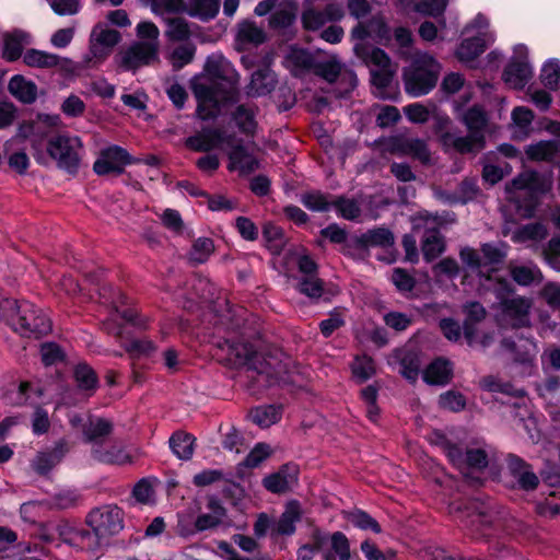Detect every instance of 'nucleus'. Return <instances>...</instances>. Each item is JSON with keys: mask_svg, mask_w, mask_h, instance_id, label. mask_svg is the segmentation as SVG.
<instances>
[{"mask_svg": "<svg viewBox=\"0 0 560 560\" xmlns=\"http://www.w3.org/2000/svg\"><path fill=\"white\" fill-rule=\"evenodd\" d=\"M121 40V34L112 28L107 22L96 23L90 34L89 52L85 56L88 65H98L106 60L115 46Z\"/></svg>", "mask_w": 560, "mask_h": 560, "instance_id": "11", "label": "nucleus"}, {"mask_svg": "<svg viewBox=\"0 0 560 560\" xmlns=\"http://www.w3.org/2000/svg\"><path fill=\"white\" fill-rule=\"evenodd\" d=\"M404 113L408 120L413 124L427 122L434 116L441 131L447 130L448 125H451V120L446 115L436 114V106L433 103H430L429 105L413 103L405 106Z\"/></svg>", "mask_w": 560, "mask_h": 560, "instance_id": "22", "label": "nucleus"}, {"mask_svg": "<svg viewBox=\"0 0 560 560\" xmlns=\"http://www.w3.org/2000/svg\"><path fill=\"white\" fill-rule=\"evenodd\" d=\"M488 466V455L481 448H468L465 451L464 472L469 469L482 470Z\"/></svg>", "mask_w": 560, "mask_h": 560, "instance_id": "59", "label": "nucleus"}, {"mask_svg": "<svg viewBox=\"0 0 560 560\" xmlns=\"http://www.w3.org/2000/svg\"><path fill=\"white\" fill-rule=\"evenodd\" d=\"M230 144L228 155L229 170L238 171L241 174H250L259 168V161L254 155V142H226Z\"/></svg>", "mask_w": 560, "mask_h": 560, "instance_id": "17", "label": "nucleus"}, {"mask_svg": "<svg viewBox=\"0 0 560 560\" xmlns=\"http://www.w3.org/2000/svg\"><path fill=\"white\" fill-rule=\"evenodd\" d=\"M455 109L470 132L478 133L486 127L487 116L480 106L475 105L462 113V105L455 103Z\"/></svg>", "mask_w": 560, "mask_h": 560, "instance_id": "42", "label": "nucleus"}, {"mask_svg": "<svg viewBox=\"0 0 560 560\" xmlns=\"http://www.w3.org/2000/svg\"><path fill=\"white\" fill-rule=\"evenodd\" d=\"M439 405L443 409L460 411L466 406L465 396L456 390H447L440 395Z\"/></svg>", "mask_w": 560, "mask_h": 560, "instance_id": "64", "label": "nucleus"}, {"mask_svg": "<svg viewBox=\"0 0 560 560\" xmlns=\"http://www.w3.org/2000/svg\"><path fill=\"white\" fill-rule=\"evenodd\" d=\"M539 81L549 91H557L560 88V59H546L539 70Z\"/></svg>", "mask_w": 560, "mask_h": 560, "instance_id": "40", "label": "nucleus"}, {"mask_svg": "<svg viewBox=\"0 0 560 560\" xmlns=\"http://www.w3.org/2000/svg\"><path fill=\"white\" fill-rule=\"evenodd\" d=\"M219 348L224 360L233 366H246L247 377L254 387L266 389L280 383H296V366L290 357L279 349L266 353L257 352L253 345L244 341L224 340Z\"/></svg>", "mask_w": 560, "mask_h": 560, "instance_id": "1", "label": "nucleus"}, {"mask_svg": "<svg viewBox=\"0 0 560 560\" xmlns=\"http://www.w3.org/2000/svg\"><path fill=\"white\" fill-rule=\"evenodd\" d=\"M548 234V228L544 223L536 221L523 224L515 229L512 233L511 240L517 244H525L527 242L539 243L544 241Z\"/></svg>", "mask_w": 560, "mask_h": 560, "instance_id": "33", "label": "nucleus"}, {"mask_svg": "<svg viewBox=\"0 0 560 560\" xmlns=\"http://www.w3.org/2000/svg\"><path fill=\"white\" fill-rule=\"evenodd\" d=\"M220 0H187L186 13L207 22L214 19L220 10Z\"/></svg>", "mask_w": 560, "mask_h": 560, "instance_id": "38", "label": "nucleus"}, {"mask_svg": "<svg viewBox=\"0 0 560 560\" xmlns=\"http://www.w3.org/2000/svg\"><path fill=\"white\" fill-rule=\"evenodd\" d=\"M541 256L551 268L560 271V234L553 235L542 246Z\"/></svg>", "mask_w": 560, "mask_h": 560, "instance_id": "54", "label": "nucleus"}, {"mask_svg": "<svg viewBox=\"0 0 560 560\" xmlns=\"http://www.w3.org/2000/svg\"><path fill=\"white\" fill-rule=\"evenodd\" d=\"M450 0H420L413 5V10L422 15L438 18L441 16Z\"/></svg>", "mask_w": 560, "mask_h": 560, "instance_id": "57", "label": "nucleus"}, {"mask_svg": "<svg viewBox=\"0 0 560 560\" xmlns=\"http://www.w3.org/2000/svg\"><path fill=\"white\" fill-rule=\"evenodd\" d=\"M31 44L32 36L30 33L22 30L13 31L4 37L3 57L8 61L23 59V49Z\"/></svg>", "mask_w": 560, "mask_h": 560, "instance_id": "27", "label": "nucleus"}, {"mask_svg": "<svg viewBox=\"0 0 560 560\" xmlns=\"http://www.w3.org/2000/svg\"><path fill=\"white\" fill-rule=\"evenodd\" d=\"M467 511V517L470 520L471 526H490L491 520L488 510L479 506L477 501H470L468 504L462 502H453L448 506L451 514H462Z\"/></svg>", "mask_w": 560, "mask_h": 560, "instance_id": "30", "label": "nucleus"}, {"mask_svg": "<svg viewBox=\"0 0 560 560\" xmlns=\"http://www.w3.org/2000/svg\"><path fill=\"white\" fill-rule=\"evenodd\" d=\"M213 250V241L208 237H200L192 243L189 258L196 264H202L208 260Z\"/></svg>", "mask_w": 560, "mask_h": 560, "instance_id": "51", "label": "nucleus"}, {"mask_svg": "<svg viewBox=\"0 0 560 560\" xmlns=\"http://www.w3.org/2000/svg\"><path fill=\"white\" fill-rule=\"evenodd\" d=\"M509 249L510 246L502 241L482 243L479 250L469 246L462 247L459 258L466 269L490 281L491 273L498 271L506 260Z\"/></svg>", "mask_w": 560, "mask_h": 560, "instance_id": "5", "label": "nucleus"}, {"mask_svg": "<svg viewBox=\"0 0 560 560\" xmlns=\"http://www.w3.org/2000/svg\"><path fill=\"white\" fill-rule=\"evenodd\" d=\"M313 73L335 85L338 97H347L357 86V74L345 66L336 55L317 56Z\"/></svg>", "mask_w": 560, "mask_h": 560, "instance_id": "8", "label": "nucleus"}, {"mask_svg": "<svg viewBox=\"0 0 560 560\" xmlns=\"http://www.w3.org/2000/svg\"><path fill=\"white\" fill-rule=\"evenodd\" d=\"M466 36L456 50L458 60L467 66L474 61L485 49L495 40L494 33L490 30L489 20L478 13L463 30Z\"/></svg>", "mask_w": 560, "mask_h": 560, "instance_id": "7", "label": "nucleus"}, {"mask_svg": "<svg viewBox=\"0 0 560 560\" xmlns=\"http://www.w3.org/2000/svg\"><path fill=\"white\" fill-rule=\"evenodd\" d=\"M86 524L95 533V542L89 544V549L94 550L107 545L124 528V513L116 505L94 509L86 516Z\"/></svg>", "mask_w": 560, "mask_h": 560, "instance_id": "9", "label": "nucleus"}, {"mask_svg": "<svg viewBox=\"0 0 560 560\" xmlns=\"http://www.w3.org/2000/svg\"><path fill=\"white\" fill-rule=\"evenodd\" d=\"M508 269L512 280L522 287H530L535 283L539 284L544 279L542 272L534 264L529 266H518L511 261Z\"/></svg>", "mask_w": 560, "mask_h": 560, "instance_id": "35", "label": "nucleus"}, {"mask_svg": "<svg viewBox=\"0 0 560 560\" xmlns=\"http://www.w3.org/2000/svg\"><path fill=\"white\" fill-rule=\"evenodd\" d=\"M165 34L171 40L182 42L189 38L190 30L186 20L176 18L168 21Z\"/></svg>", "mask_w": 560, "mask_h": 560, "instance_id": "62", "label": "nucleus"}, {"mask_svg": "<svg viewBox=\"0 0 560 560\" xmlns=\"http://www.w3.org/2000/svg\"><path fill=\"white\" fill-rule=\"evenodd\" d=\"M400 373L411 383H415L421 369V360L417 353L407 352L400 360Z\"/></svg>", "mask_w": 560, "mask_h": 560, "instance_id": "52", "label": "nucleus"}, {"mask_svg": "<svg viewBox=\"0 0 560 560\" xmlns=\"http://www.w3.org/2000/svg\"><path fill=\"white\" fill-rule=\"evenodd\" d=\"M298 13V3L294 0H279L269 18V26L280 30L291 26Z\"/></svg>", "mask_w": 560, "mask_h": 560, "instance_id": "29", "label": "nucleus"}, {"mask_svg": "<svg viewBox=\"0 0 560 560\" xmlns=\"http://www.w3.org/2000/svg\"><path fill=\"white\" fill-rule=\"evenodd\" d=\"M238 84V72L221 52L208 56L202 72L190 80L198 102V115L202 119L218 115L223 105L235 100Z\"/></svg>", "mask_w": 560, "mask_h": 560, "instance_id": "2", "label": "nucleus"}, {"mask_svg": "<svg viewBox=\"0 0 560 560\" xmlns=\"http://www.w3.org/2000/svg\"><path fill=\"white\" fill-rule=\"evenodd\" d=\"M5 304L8 305L3 306L4 314L13 329L22 337L38 339L51 331V320L33 303L7 299Z\"/></svg>", "mask_w": 560, "mask_h": 560, "instance_id": "4", "label": "nucleus"}, {"mask_svg": "<svg viewBox=\"0 0 560 560\" xmlns=\"http://www.w3.org/2000/svg\"><path fill=\"white\" fill-rule=\"evenodd\" d=\"M395 237L387 228H375L357 236L354 244L359 249H368L369 247H389L394 244Z\"/></svg>", "mask_w": 560, "mask_h": 560, "instance_id": "26", "label": "nucleus"}, {"mask_svg": "<svg viewBox=\"0 0 560 560\" xmlns=\"http://www.w3.org/2000/svg\"><path fill=\"white\" fill-rule=\"evenodd\" d=\"M439 26L440 27L429 21L423 22L419 27L420 37L427 42H433L438 38L441 40L448 39L444 34V30L446 28V22L444 19L439 21Z\"/></svg>", "mask_w": 560, "mask_h": 560, "instance_id": "60", "label": "nucleus"}, {"mask_svg": "<svg viewBox=\"0 0 560 560\" xmlns=\"http://www.w3.org/2000/svg\"><path fill=\"white\" fill-rule=\"evenodd\" d=\"M60 125L58 115H38L30 126V131L23 129L24 137H50Z\"/></svg>", "mask_w": 560, "mask_h": 560, "instance_id": "39", "label": "nucleus"}, {"mask_svg": "<svg viewBox=\"0 0 560 560\" xmlns=\"http://www.w3.org/2000/svg\"><path fill=\"white\" fill-rule=\"evenodd\" d=\"M551 91L546 88L538 86H528L526 90V95L528 100L541 112H546L550 108L552 104V95Z\"/></svg>", "mask_w": 560, "mask_h": 560, "instance_id": "55", "label": "nucleus"}, {"mask_svg": "<svg viewBox=\"0 0 560 560\" xmlns=\"http://www.w3.org/2000/svg\"><path fill=\"white\" fill-rule=\"evenodd\" d=\"M317 56L299 47H290L284 56L283 65L294 77H304L313 72Z\"/></svg>", "mask_w": 560, "mask_h": 560, "instance_id": "21", "label": "nucleus"}, {"mask_svg": "<svg viewBox=\"0 0 560 560\" xmlns=\"http://www.w3.org/2000/svg\"><path fill=\"white\" fill-rule=\"evenodd\" d=\"M265 27L253 20H243L235 27V48L238 51L257 47L267 40Z\"/></svg>", "mask_w": 560, "mask_h": 560, "instance_id": "18", "label": "nucleus"}, {"mask_svg": "<svg viewBox=\"0 0 560 560\" xmlns=\"http://www.w3.org/2000/svg\"><path fill=\"white\" fill-rule=\"evenodd\" d=\"M195 438L183 431L175 432L170 439V447L173 453L184 460L191 458L194 454Z\"/></svg>", "mask_w": 560, "mask_h": 560, "instance_id": "43", "label": "nucleus"}, {"mask_svg": "<svg viewBox=\"0 0 560 560\" xmlns=\"http://www.w3.org/2000/svg\"><path fill=\"white\" fill-rule=\"evenodd\" d=\"M277 79L273 71L265 67L256 70L250 78V82L246 88L249 96H264L269 94L276 86Z\"/></svg>", "mask_w": 560, "mask_h": 560, "instance_id": "28", "label": "nucleus"}, {"mask_svg": "<svg viewBox=\"0 0 560 560\" xmlns=\"http://www.w3.org/2000/svg\"><path fill=\"white\" fill-rule=\"evenodd\" d=\"M23 63L37 69H65L70 63V60L51 52L32 48L24 51Z\"/></svg>", "mask_w": 560, "mask_h": 560, "instance_id": "24", "label": "nucleus"}, {"mask_svg": "<svg viewBox=\"0 0 560 560\" xmlns=\"http://www.w3.org/2000/svg\"><path fill=\"white\" fill-rule=\"evenodd\" d=\"M92 454L95 459L106 464L122 465L125 463L130 462V456L125 454L121 450H118L117 447H112L110 450L107 451L94 448Z\"/></svg>", "mask_w": 560, "mask_h": 560, "instance_id": "63", "label": "nucleus"}, {"mask_svg": "<svg viewBox=\"0 0 560 560\" xmlns=\"http://www.w3.org/2000/svg\"><path fill=\"white\" fill-rule=\"evenodd\" d=\"M279 410L275 406H261L250 410L249 418L260 428H268L279 420Z\"/></svg>", "mask_w": 560, "mask_h": 560, "instance_id": "49", "label": "nucleus"}, {"mask_svg": "<svg viewBox=\"0 0 560 560\" xmlns=\"http://www.w3.org/2000/svg\"><path fill=\"white\" fill-rule=\"evenodd\" d=\"M372 144L381 151L409 155L425 166H430L435 163L425 142H373Z\"/></svg>", "mask_w": 560, "mask_h": 560, "instance_id": "19", "label": "nucleus"}, {"mask_svg": "<svg viewBox=\"0 0 560 560\" xmlns=\"http://www.w3.org/2000/svg\"><path fill=\"white\" fill-rule=\"evenodd\" d=\"M314 5L303 1L301 22L304 30L310 32L319 31L326 23L340 21L345 15L342 7L334 2L328 3L323 10Z\"/></svg>", "mask_w": 560, "mask_h": 560, "instance_id": "16", "label": "nucleus"}, {"mask_svg": "<svg viewBox=\"0 0 560 560\" xmlns=\"http://www.w3.org/2000/svg\"><path fill=\"white\" fill-rule=\"evenodd\" d=\"M441 71L440 63L431 55L417 51L410 65L404 69L405 91L412 97H420L431 92L436 85Z\"/></svg>", "mask_w": 560, "mask_h": 560, "instance_id": "6", "label": "nucleus"}, {"mask_svg": "<svg viewBox=\"0 0 560 560\" xmlns=\"http://www.w3.org/2000/svg\"><path fill=\"white\" fill-rule=\"evenodd\" d=\"M140 162L122 147L112 144L100 150L93 164V171L98 176H119L125 173L127 165Z\"/></svg>", "mask_w": 560, "mask_h": 560, "instance_id": "13", "label": "nucleus"}, {"mask_svg": "<svg viewBox=\"0 0 560 560\" xmlns=\"http://www.w3.org/2000/svg\"><path fill=\"white\" fill-rule=\"evenodd\" d=\"M299 468L293 464L282 465L278 471L262 479L264 487L277 494L285 493L298 482Z\"/></svg>", "mask_w": 560, "mask_h": 560, "instance_id": "20", "label": "nucleus"}, {"mask_svg": "<svg viewBox=\"0 0 560 560\" xmlns=\"http://www.w3.org/2000/svg\"><path fill=\"white\" fill-rule=\"evenodd\" d=\"M534 112L526 106H516L511 112L510 128L514 136L529 137L533 131Z\"/></svg>", "mask_w": 560, "mask_h": 560, "instance_id": "34", "label": "nucleus"}, {"mask_svg": "<svg viewBox=\"0 0 560 560\" xmlns=\"http://www.w3.org/2000/svg\"><path fill=\"white\" fill-rule=\"evenodd\" d=\"M151 10L156 15L187 11V0H151Z\"/></svg>", "mask_w": 560, "mask_h": 560, "instance_id": "53", "label": "nucleus"}, {"mask_svg": "<svg viewBox=\"0 0 560 560\" xmlns=\"http://www.w3.org/2000/svg\"><path fill=\"white\" fill-rule=\"evenodd\" d=\"M454 376V368L451 360L439 357L434 359L423 371V381L429 385L445 386Z\"/></svg>", "mask_w": 560, "mask_h": 560, "instance_id": "23", "label": "nucleus"}, {"mask_svg": "<svg viewBox=\"0 0 560 560\" xmlns=\"http://www.w3.org/2000/svg\"><path fill=\"white\" fill-rule=\"evenodd\" d=\"M195 46L188 43L175 47L170 55V60L173 67L180 69L191 62L195 56Z\"/></svg>", "mask_w": 560, "mask_h": 560, "instance_id": "58", "label": "nucleus"}, {"mask_svg": "<svg viewBox=\"0 0 560 560\" xmlns=\"http://www.w3.org/2000/svg\"><path fill=\"white\" fill-rule=\"evenodd\" d=\"M526 156L535 162L560 164V142H536L526 149Z\"/></svg>", "mask_w": 560, "mask_h": 560, "instance_id": "31", "label": "nucleus"}, {"mask_svg": "<svg viewBox=\"0 0 560 560\" xmlns=\"http://www.w3.org/2000/svg\"><path fill=\"white\" fill-rule=\"evenodd\" d=\"M351 37L354 40L353 50L355 56L370 68L374 94L383 100L393 98L395 93L392 82L397 67L392 63L384 50L365 44V39L369 37L384 45L390 42V30L384 18L376 15L368 23L360 22L352 30Z\"/></svg>", "mask_w": 560, "mask_h": 560, "instance_id": "3", "label": "nucleus"}, {"mask_svg": "<svg viewBox=\"0 0 560 560\" xmlns=\"http://www.w3.org/2000/svg\"><path fill=\"white\" fill-rule=\"evenodd\" d=\"M113 431V423L104 418L90 421L83 428L84 440L89 443H101Z\"/></svg>", "mask_w": 560, "mask_h": 560, "instance_id": "45", "label": "nucleus"}, {"mask_svg": "<svg viewBox=\"0 0 560 560\" xmlns=\"http://www.w3.org/2000/svg\"><path fill=\"white\" fill-rule=\"evenodd\" d=\"M74 378L79 389L94 392L98 385L95 371L85 363L78 364L74 369Z\"/></svg>", "mask_w": 560, "mask_h": 560, "instance_id": "48", "label": "nucleus"}, {"mask_svg": "<svg viewBox=\"0 0 560 560\" xmlns=\"http://www.w3.org/2000/svg\"><path fill=\"white\" fill-rule=\"evenodd\" d=\"M36 151L45 149L47 156L55 161L58 168L70 175L79 171L81 156V142H34Z\"/></svg>", "mask_w": 560, "mask_h": 560, "instance_id": "12", "label": "nucleus"}, {"mask_svg": "<svg viewBox=\"0 0 560 560\" xmlns=\"http://www.w3.org/2000/svg\"><path fill=\"white\" fill-rule=\"evenodd\" d=\"M159 60V51L149 45L131 43L116 56L117 65L125 71H137Z\"/></svg>", "mask_w": 560, "mask_h": 560, "instance_id": "15", "label": "nucleus"}, {"mask_svg": "<svg viewBox=\"0 0 560 560\" xmlns=\"http://www.w3.org/2000/svg\"><path fill=\"white\" fill-rule=\"evenodd\" d=\"M479 192L480 189L477 185V180L474 178H465L459 183L456 192L452 196H447L446 199L452 203L459 202L465 205L474 200Z\"/></svg>", "mask_w": 560, "mask_h": 560, "instance_id": "46", "label": "nucleus"}, {"mask_svg": "<svg viewBox=\"0 0 560 560\" xmlns=\"http://www.w3.org/2000/svg\"><path fill=\"white\" fill-rule=\"evenodd\" d=\"M301 520V505L292 500L285 505V510L273 524L272 532L278 535H292L295 532V523Z\"/></svg>", "mask_w": 560, "mask_h": 560, "instance_id": "32", "label": "nucleus"}, {"mask_svg": "<svg viewBox=\"0 0 560 560\" xmlns=\"http://www.w3.org/2000/svg\"><path fill=\"white\" fill-rule=\"evenodd\" d=\"M495 159V152H489L485 156L482 177L486 182L490 183L491 185L499 183L504 176L503 168L493 164Z\"/></svg>", "mask_w": 560, "mask_h": 560, "instance_id": "61", "label": "nucleus"}, {"mask_svg": "<svg viewBox=\"0 0 560 560\" xmlns=\"http://www.w3.org/2000/svg\"><path fill=\"white\" fill-rule=\"evenodd\" d=\"M439 444L441 445L450 462L464 472L465 452L463 448L458 444L453 443L446 439L444 435L439 434Z\"/></svg>", "mask_w": 560, "mask_h": 560, "instance_id": "50", "label": "nucleus"}, {"mask_svg": "<svg viewBox=\"0 0 560 560\" xmlns=\"http://www.w3.org/2000/svg\"><path fill=\"white\" fill-rule=\"evenodd\" d=\"M136 35L138 43L154 47L155 50L160 49V30L150 21H142L136 26Z\"/></svg>", "mask_w": 560, "mask_h": 560, "instance_id": "47", "label": "nucleus"}, {"mask_svg": "<svg viewBox=\"0 0 560 560\" xmlns=\"http://www.w3.org/2000/svg\"><path fill=\"white\" fill-rule=\"evenodd\" d=\"M421 250L424 260L431 262L444 253V237L435 230L427 231L421 243Z\"/></svg>", "mask_w": 560, "mask_h": 560, "instance_id": "41", "label": "nucleus"}, {"mask_svg": "<svg viewBox=\"0 0 560 560\" xmlns=\"http://www.w3.org/2000/svg\"><path fill=\"white\" fill-rule=\"evenodd\" d=\"M67 452V443L59 441L51 450L38 453L32 466L37 474L45 476L62 460Z\"/></svg>", "mask_w": 560, "mask_h": 560, "instance_id": "25", "label": "nucleus"}, {"mask_svg": "<svg viewBox=\"0 0 560 560\" xmlns=\"http://www.w3.org/2000/svg\"><path fill=\"white\" fill-rule=\"evenodd\" d=\"M331 549L323 553L324 560H350V544L346 535L341 532H336L330 536Z\"/></svg>", "mask_w": 560, "mask_h": 560, "instance_id": "44", "label": "nucleus"}, {"mask_svg": "<svg viewBox=\"0 0 560 560\" xmlns=\"http://www.w3.org/2000/svg\"><path fill=\"white\" fill-rule=\"evenodd\" d=\"M348 520L358 528L366 530L370 529L375 534H380L382 528L378 522L373 518L370 514L362 510H355L350 512L348 515Z\"/></svg>", "mask_w": 560, "mask_h": 560, "instance_id": "56", "label": "nucleus"}, {"mask_svg": "<svg viewBox=\"0 0 560 560\" xmlns=\"http://www.w3.org/2000/svg\"><path fill=\"white\" fill-rule=\"evenodd\" d=\"M533 300L527 296L515 295L503 299L500 303V316L504 324L512 329L530 327V310Z\"/></svg>", "mask_w": 560, "mask_h": 560, "instance_id": "14", "label": "nucleus"}, {"mask_svg": "<svg viewBox=\"0 0 560 560\" xmlns=\"http://www.w3.org/2000/svg\"><path fill=\"white\" fill-rule=\"evenodd\" d=\"M8 89L15 98L25 104L33 103L37 97V86L35 83L20 74L11 78Z\"/></svg>", "mask_w": 560, "mask_h": 560, "instance_id": "36", "label": "nucleus"}, {"mask_svg": "<svg viewBox=\"0 0 560 560\" xmlns=\"http://www.w3.org/2000/svg\"><path fill=\"white\" fill-rule=\"evenodd\" d=\"M232 124L245 137H256L257 121L253 108L241 105L232 116Z\"/></svg>", "mask_w": 560, "mask_h": 560, "instance_id": "37", "label": "nucleus"}, {"mask_svg": "<svg viewBox=\"0 0 560 560\" xmlns=\"http://www.w3.org/2000/svg\"><path fill=\"white\" fill-rule=\"evenodd\" d=\"M534 65L530 60V50L525 44H516L503 69L502 80L513 90H524L534 78Z\"/></svg>", "mask_w": 560, "mask_h": 560, "instance_id": "10", "label": "nucleus"}]
</instances>
